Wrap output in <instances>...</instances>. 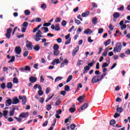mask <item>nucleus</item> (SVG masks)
I'll list each match as a JSON object with an SVG mask.
<instances>
[{
	"label": "nucleus",
	"mask_w": 130,
	"mask_h": 130,
	"mask_svg": "<svg viewBox=\"0 0 130 130\" xmlns=\"http://www.w3.org/2000/svg\"><path fill=\"white\" fill-rule=\"evenodd\" d=\"M121 44L120 43H117L116 47L114 48V52H120L121 51Z\"/></svg>",
	"instance_id": "nucleus-1"
},
{
	"label": "nucleus",
	"mask_w": 130,
	"mask_h": 130,
	"mask_svg": "<svg viewBox=\"0 0 130 130\" xmlns=\"http://www.w3.org/2000/svg\"><path fill=\"white\" fill-rule=\"evenodd\" d=\"M99 81H101V78H100V76L99 75H96L92 78L91 83H93V84L95 83H98Z\"/></svg>",
	"instance_id": "nucleus-2"
},
{
	"label": "nucleus",
	"mask_w": 130,
	"mask_h": 130,
	"mask_svg": "<svg viewBox=\"0 0 130 130\" xmlns=\"http://www.w3.org/2000/svg\"><path fill=\"white\" fill-rule=\"evenodd\" d=\"M26 46L28 50H32L33 49V45H32V43H31V42L26 40Z\"/></svg>",
	"instance_id": "nucleus-3"
},
{
	"label": "nucleus",
	"mask_w": 130,
	"mask_h": 130,
	"mask_svg": "<svg viewBox=\"0 0 130 130\" xmlns=\"http://www.w3.org/2000/svg\"><path fill=\"white\" fill-rule=\"evenodd\" d=\"M29 116V112H22L20 114L19 117L20 118H27Z\"/></svg>",
	"instance_id": "nucleus-4"
},
{
	"label": "nucleus",
	"mask_w": 130,
	"mask_h": 130,
	"mask_svg": "<svg viewBox=\"0 0 130 130\" xmlns=\"http://www.w3.org/2000/svg\"><path fill=\"white\" fill-rule=\"evenodd\" d=\"M13 29L11 28H8L7 29V33L6 34V38L10 39L11 38V33H12Z\"/></svg>",
	"instance_id": "nucleus-5"
},
{
	"label": "nucleus",
	"mask_w": 130,
	"mask_h": 130,
	"mask_svg": "<svg viewBox=\"0 0 130 130\" xmlns=\"http://www.w3.org/2000/svg\"><path fill=\"white\" fill-rule=\"evenodd\" d=\"M15 52L16 54H18V55L21 54V52H22V50L21 49V47H16L15 49Z\"/></svg>",
	"instance_id": "nucleus-6"
},
{
	"label": "nucleus",
	"mask_w": 130,
	"mask_h": 130,
	"mask_svg": "<svg viewBox=\"0 0 130 130\" xmlns=\"http://www.w3.org/2000/svg\"><path fill=\"white\" fill-rule=\"evenodd\" d=\"M19 98L20 100H22V104H25L26 102H27V98H26V96H22L19 95Z\"/></svg>",
	"instance_id": "nucleus-7"
},
{
	"label": "nucleus",
	"mask_w": 130,
	"mask_h": 130,
	"mask_svg": "<svg viewBox=\"0 0 130 130\" xmlns=\"http://www.w3.org/2000/svg\"><path fill=\"white\" fill-rule=\"evenodd\" d=\"M12 104H18L19 103V99L17 98H14L12 99Z\"/></svg>",
	"instance_id": "nucleus-8"
},
{
	"label": "nucleus",
	"mask_w": 130,
	"mask_h": 130,
	"mask_svg": "<svg viewBox=\"0 0 130 130\" xmlns=\"http://www.w3.org/2000/svg\"><path fill=\"white\" fill-rule=\"evenodd\" d=\"M12 104H13V102H12V100L8 99L6 101V106H10V105H11Z\"/></svg>",
	"instance_id": "nucleus-9"
},
{
	"label": "nucleus",
	"mask_w": 130,
	"mask_h": 130,
	"mask_svg": "<svg viewBox=\"0 0 130 130\" xmlns=\"http://www.w3.org/2000/svg\"><path fill=\"white\" fill-rule=\"evenodd\" d=\"M85 34H88L89 35H91L92 33H93V31H92L90 28H87L84 31Z\"/></svg>",
	"instance_id": "nucleus-10"
},
{
	"label": "nucleus",
	"mask_w": 130,
	"mask_h": 130,
	"mask_svg": "<svg viewBox=\"0 0 130 130\" xmlns=\"http://www.w3.org/2000/svg\"><path fill=\"white\" fill-rule=\"evenodd\" d=\"M79 49H80L79 46H77L76 48H75L74 49V50H73V56H75V55H76V54L77 53V52H78V51H79Z\"/></svg>",
	"instance_id": "nucleus-11"
},
{
	"label": "nucleus",
	"mask_w": 130,
	"mask_h": 130,
	"mask_svg": "<svg viewBox=\"0 0 130 130\" xmlns=\"http://www.w3.org/2000/svg\"><path fill=\"white\" fill-rule=\"evenodd\" d=\"M42 34V32H41V30H38V32H36V37H40V38H42V35H41Z\"/></svg>",
	"instance_id": "nucleus-12"
},
{
	"label": "nucleus",
	"mask_w": 130,
	"mask_h": 130,
	"mask_svg": "<svg viewBox=\"0 0 130 130\" xmlns=\"http://www.w3.org/2000/svg\"><path fill=\"white\" fill-rule=\"evenodd\" d=\"M59 62H60L59 61V59H55L52 62L51 64H52L53 66H55V63L58 64V63H59Z\"/></svg>",
	"instance_id": "nucleus-13"
},
{
	"label": "nucleus",
	"mask_w": 130,
	"mask_h": 130,
	"mask_svg": "<svg viewBox=\"0 0 130 130\" xmlns=\"http://www.w3.org/2000/svg\"><path fill=\"white\" fill-rule=\"evenodd\" d=\"M29 81L31 83H35L37 81V78L34 77H31L29 78Z\"/></svg>",
	"instance_id": "nucleus-14"
},
{
	"label": "nucleus",
	"mask_w": 130,
	"mask_h": 130,
	"mask_svg": "<svg viewBox=\"0 0 130 130\" xmlns=\"http://www.w3.org/2000/svg\"><path fill=\"white\" fill-rule=\"evenodd\" d=\"M3 114L4 116L5 117V118H8V115L9 114V111L8 110H4Z\"/></svg>",
	"instance_id": "nucleus-15"
},
{
	"label": "nucleus",
	"mask_w": 130,
	"mask_h": 130,
	"mask_svg": "<svg viewBox=\"0 0 130 130\" xmlns=\"http://www.w3.org/2000/svg\"><path fill=\"white\" fill-rule=\"evenodd\" d=\"M90 15V12L89 11H86L85 12H84L82 14L81 16L83 18H85V17H87V16H89Z\"/></svg>",
	"instance_id": "nucleus-16"
},
{
	"label": "nucleus",
	"mask_w": 130,
	"mask_h": 130,
	"mask_svg": "<svg viewBox=\"0 0 130 130\" xmlns=\"http://www.w3.org/2000/svg\"><path fill=\"white\" fill-rule=\"evenodd\" d=\"M120 16V14L118 13V12H115L113 14V16L115 19H117L118 18H119Z\"/></svg>",
	"instance_id": "nucleus-17"
},
{
	"label": "nucleus",
	"mask_w": 130,
	"mask_h": 130,
	"mask_svg": "<svg viewBox=\"0 0 130 130\" xmlns=\"http://www.w3.org/2000/svg\"><path fill=\"white\" fill-rule=\"evenodd\" d=\"M46 8H47V5H46V4H42L41 5V9L42 10H46Z\"/></svg>",
	"instance_id": "nucleus-18"
},
{
	"label": "nucleus",
	"mask_w": 130,
	"mask_h": 130,
	"mask_svg": "<svg viewBox=\"0 0 130 130\" xmlns=\"http://www.w3.org/2000/svg\"><path fill=\"white\" fill-rule=\"evenodd\" d=\"M44 30V33H47L49 31L48 29V28L45 27H43L41 28V31H43Z\"/></svg>",
	"instance_id": "nucleus-19"
},
{
	"label": "nucleus",
	"mask_w": 130,
	"mask_h": 130,
	"mask_svg": "<svg viewBox=\"0 0 130 130\" xmlns=\"http://www.w3.org/2000/svg\"><path fill=\"white\" fill-rule=\"evenodd\" d=\"M7 87L8 89H12V88H13V83H12L11 82L8 83L7 85Z\"/></svg>",
	"instance_id": "nucleus-20"
},
{
	"label": "nucleus",
	"mask_w": 130,
	"mask_h": 130,
	"mask_svg": "<svg viewBox=\"0 0 130 130\" xmlns=\"http://www.w3.org/2000/svg\"><path fill=\"white\" fill-rule=\"evenodd\" d=\"M88 107V104H84L82 107H81V110H85L86 108H87Z\"/></svg>",
	"instance_id": "nucleus-21"
},
{
	"label": "nucleus",
	"mask_w": 130,
	"mask_h": 130,
	"mask_svg": "<svg viewBox=\"0 0 130 130\" xmlns=\"http://www.w3.org/2000/svg\"><path fill=\"white\" fill-rule=\"evenodd\" d=\"M111 40L110 39L108 40L107 41H106L104 43V44L106 46H107V45H109L110 44Z\"/></svg>",
	"instance_id": "nucleus-22"
},
{
	"label": "nucleus",
	"mask_w": 130,
	"mask_h": 130,
	"mask_svg": "<svg viewBox=\"0 0 130 130\" xmlns=\"http://www.w3.org/2000/svg\"><path fill=\"white\" fill-rule=\"evenodd\" d=\"M34 50H36V51H39V49H40V47L39 45H37L34 47Z\"/></svg>",
	"instance_id": "nucleus-23"
},
{
	"label": "nucleus",
	"mask_w": 130,
	"mask_h": 130,
	"mask_svg": "<svg viewBox=\"0 0 130 130\" xmlns=\"http://www.w3.org/2000/svg\"><path fill=\"white\" fill-rule=\"evenodd\" d=\"M72 79H73V76L70 75L66 81V83H69V82H71Z\"/></svg>",
	"instance_id": "nucleus-24"
},
{
	"label": "nucleus",
	"mask_w": 130,
	"mask_h": 130,
	"mask_svg": "<svg viewBox=\"0 0 130 130\" xmlns=\"http://www.w3.org/2000/svg\"><path fill=\"white\" fill-rule=\"evenodd\" d=\"M55 29L56 31H59V30H60V27H59V24H57L55 25Z\"/></svg>",
	"instance_id": "nucleus-25"
},
{
	"label": "nucleus",
	"mask_w": 130,
	"mask_h": 130,
	"mask_svg": "<svg viewBox=\"0 0 130 130\" xmlns=\"http://www.w3.org/2000/svg\"><path fill=\"white\" fill-rule=\"evenodd\" d=\"M58 48H59V46H58V45L57 44H55V45H54V50H58Z\"/></svg>",
	"instance_id": "nucleus-26"
},
{
	"label": "nucleus",
	"mask_w": 130,
	"mask_h": 130,
	"mask_svg": "<svg viewBox=\"0 0 130 130\" xmlns=\"http://www.w3.org/2000/svg\"><path fill=\"white\" fill-rule=\"evenodd\" d=\"M117 111L119 113H121V112H122V111H123V109H122V108H121V107L117 108Z\"/></svg>",
	"instance_id": "nucleus-27"
},
{
	"label": "nucleus",
	"mask_w": 130,
	"mask_h": 130,
	"mask_svg": "<svg viewBox=\"0 0 130 130\" xmlns=\"http://www.w3.org/2000/svg\"><path fill=\"white\" fill-rule=\"evenodd\" d=\"M60 80H62V77H57L55 79V83H56V82H58L59 81H60Z\"/></svg>",
	"instance_id": "nucleus-28"
},
{
	"label": "nucleus",
	"mask_w": 130,
	"mask_h": 130,
	"mask_svg": "<svg viewBox=\"0 0 130 130\" xmlns=\"http://www.w3.org/2000/svg\"><path fill=\"white\" fill-rule=\"evenodd\" d=\"M92 24H97V18L96 17H93L92 19Z\"/></svg>",
	"instance_id": "nucleus-29"
},
{
	"label": "nucleus",
	"mask_w": 130,
	"mask_h": 130,
	"mask_svg": "<svg viewBox=\"0 0 130 130\" xmlns=\"http://www.w3.org/2000/svg\"><path fill=\"white\" fill-rule=\"evenodd\" d=\"M9 113H10V116H13L15 113V110H11L9 112Z\"/></svg>",
	"instance_id": "nucleus-30"
},
{
	"label": "nucleus",
	"mask_w": 130,
	"mask_h": 130,
	"mask_svg": "<svg viewBox=\"0 0 130 130\" xmlns=\"http://www.w3.org/2000/svg\"><path fill=\"white\" fill-rule=\"evenodd\" d=\"M53 53L55 55L57 56L59 54V51L58 50H54Z\"/></svg>",
	"instance_id": "nucleus-31"
},
{
	"label": "nucleus",
	"mask_w": 130,
	"mask_h": 130,
	"mask_svg": "<svg viewBox=\"0 0 130 130\" xmlns=\"http://www.w3.org/2000/svg\"><path fill=\"white\" fill-rule=\"evenodd\" d=\"M15 61V56H13L12 57H11V59L8 61V62L9 63H11V62H13Z\"/></svg>",
	"instance_id": "nucleus-32"
},
{
	"label": "nucleus",
	"mask_w": 130,
	"mask_h": 130,
	"mask_svg": "<svg viewBox=\"0 0 130 130\" xmlns=\"http://www.w3.org/2000/svg\"><path fill=\"white\" fill-rule=\"evenodd\" d=\"M109 64L106 62L103 63V64L102 66V68H107V67H108Z\"/></svg>",
	"instance_id": "nucleus-33"
},
{
	"label": "nucleus",
	"mask_w": 130,
	"mask_h": 130,
	"mask_svg": "<svg viewBox=\"0 0 130 130\" xmlns=\"http://www.w3.org/2000/svg\"><path fill=\"white\" fill-rule=\"evenodd\" d=\"M51 25V23L50 22H48V23H45L43 24L44 27H48Z\"/></svg>",
	"instance_id": "nucleus-34"
},
{
	"label": "nucleus",
	"mask_w": 130,
	"mask_h": 130,
	"mask_svg": "<svg viewBox=\"0 0 130 130\" xmlns=\"http://www.w3.org/2000/svg\"><path fill=\"white\" fill-rule=\"evenodd\" d=\"M60 20H61V18H60V17H57L56 18L55 22V23H59V22H60Z\"/></svg>",
	"instance_id": "nucleus-35"
},
{
	"label": "nucleus",
	"mask_w": 130,
	"mask_h": 130,
	"mask_svg": "<svg viewBox=\"0 0 130 130\" xmlns=\"http://www.w3.org/2000/svg\"><path fill=\"white\" fill-rule=\"evenodd\" d=\"M104 31V29H103V28H100L99 29L98 33H99V34H101L103 33Z\"/></svg>",
	"instance_id": "nucleus-36"
},
{
	"label": "nucleus",
	"mask_w": 130,
	"mask_h": 130,
	"mask_svg": "<svg viewBox=\"0 0 130 130\" xmlns=\"http://www.w3.org/2000/svg\"><path fill=\"white\" fill-rule=\"evenodd\" d=\"M106 73H103V74L102 75H99L100 78H101V80H102L103 79V77H105L106 76Z\"/></svg>",
	"instance_id": "nucleus-37"
},
{
	"label": "nucleus",
	"mask_w": 130,
	"mask_h": 130,
	"mask_svg": "<svg viewBox=\"0 0 130 130\" xmlns=\"http://www.w3.org/2000/svg\"><path fill=\"white\" fill-rule=\"evenodd\" d=\"M34 39L36 41H40V40H41V39H40V37H36L35 36L34 37Z\"/></svg>",
	"instance_id": "nucleus-38"
},
{
	"label": "nucleus",
	"mask_w": 130,
	"mask_h": 130,
	"mask_svg": "<svg viewBox=\"0 0 130 130\" xmlns=\"http://www.w3.org/2000/svg\"><path fill=\"white\" fill-rule=\"evenodd\" d=\"M30 13L31 12H30V11L28 10L25 11V15H26V16H29V15H30Z\"/></svg>",
	"instance_id": "nucleus-39"
},
{
	"label": "nucleus",
	"mask_w": 130,
	"mask_h": 130,
	"mask_svg": "<svg viewBox=\"0 0 130 130\" xmlns=\"http://www.w3.org/2000/svg\"><path fill=\"white\" fill-rule=\"evenodd\" d=\"M69 111L71 112V113H73V112L76 111V109H75V108H71L69 109Z\"/></svg>",
	"instance_id": "nucleus-40"
},
{
	"label": "nucleus",
	"mask_w": 130,
	"mask_h": 130,
	"mask_svg": "<svg viewBox=\"0 0 130 130\" xmlns=\"http://www.w3.org/2000/svg\"><path fill=\"white\" fill-rule=\"evenodd\" d=\"M51 3L52 4H54V5H56V4L58 3V1L57 0H51Z\"/></svg>",
	"instance_id": "nucleus-41"
},
{
	"label": "nucleus",
	"mask_w": 130,
	"mask_h": 130,
	"mask_svg": "<svg viewBox=\"0 0 130 130\" xmlns=\"http://www.w3.org/2000/svg\"><path fill=\"white\" fill-rule=\"evenodd\" d=\"M64 90H65V91H70V86H69V85L65 86Z\"/></svg>",
	"instance_id": "nucleus-42"
},
{
	"label": "nucleus",
	"mask_w": 130,
	"mask_h": 130,
	"mask_svg": "<svg viewBox=\"0 0 130 130\" xmlns=\"http://www.w3.org/2000/svg\"><path fill=\"white\" fill-rule=\"evenodd\" d=\"M1 87L3 90L6 88V83H3L1 84Z\"/></svg>",
	"instance_id": "nucleus-43"
},
{
	"label": "nucleus",
	"mask_w": 130,
	"mask_h": 130,
	"mask_svg": "<svg viewBox=\"0 0 130 130\" xmlns=\"http://www.w3.org/2000/svg\"><path fill=\"white\" fill-rule=\"evenodd\" d=\"M83 99H84V96H80L77 99V100L79 102H81V100H83Z\"/></svg>",
	"instance_id": "nucleus-44"
},
{
	"label": "nucleus",
	"mask_w": 130,
	"mask_h": 130,
	"mask_svg": "<svg viewBox=\"0 0 130 130\" xmlns=\"http://www.w3.org/2000/svg\"><path fill=\"white\" fill-rule=\"evenodd\" d=\"M119 116H120V114L117 113H116L114 115L115 118H117V117H119Z\"/></svg>",
	"instance_id": "nucleus-45"
},
{
	"label": "nucleus",
	"mask_w": 130,
	"mask_h": 130,
	"mask_svg": "<svg viewBox=\"0 0 130 130\" xmlns=\"http://www.w3.org/2000/svg\"><path fill=\"white\" fill-rule=\"evenodd\" d=\"M121 30H124V29H126V24H123L121 25Z\"/></svg>",
	"instance_id": "nucleus-46"
},
{
	"label": "nucleus",
	"mask_w": 130,
	"mask_h": 130,
	"mask_svg": "<svg viewBox=\"0 0 130 130\" xmlns=\"http://www.w3.org/2000/svg\"><path fill=\"white\" fill-rule=\"evenodd\" d=\"M110 124H111V125H113V124H115V120H111L110 121Z\"/></svg>",
	"instance_id": "nucleus-47"
},
{
	"label": "nucleus",
	"mask_w": 130,
	"mask_h": 130,
	"mask_svg": "<svg viewBox=\"0 0 130 130\" xmlns=\"http://www.w3.org/2000/svg\"><path fill=\"white\" fill-rule=\"evenodd\" d=\"M28 25H29V24L28 23V22H24L23 23V24H22V26H23V27H25V28H26V27H28Z\"/></svg>",
	"instance_id": "nucleus-48"
},
{
	"label": "nucleus",
	"mask_w": 130,
	"mask_h": 130,
	"mask_svg": "<svg viewBox=\"0 0 130 130\" xmlns=\"http://www.w3.org/2000/svg\"><path fill=\"white\" fill-rule=\"evenodd\" d=\"M56 41L57 43H61V42H62V40H61V38H59L57 39Z\"/></svg>",
	"instance_id": "nucleus-49"
},
{
	"label": "nucleus",
	"mask_w": 130,
	"mask_h": 130,
	"mask_svg": "<svg viewBox=\"0 0 130 130\" xmlns=\"http://www.w3.org/2000/svg\"><path fill=\"white\" fill-rule=\"evenodd\" d=\"M31 69L30 68V67L29 66H26L24 68V71H30Z\"/></svg>",
	"instance_id": "nucleus-50"
},
{
	"label": "nucleus",
	"mask_w": 130,
	"mask_h": 130,
	"mask_svg": "<svg viewBox=\"0 0 130 130\" xmlns=\"http://www.w3.org/2000/svg\"><path fill=\"white\" fill-rule=\"evenodd\" d=\"M109 28L110 29V30H111V31H112V30H113L114 27H113V26L112 25V24H110L109 25Z\"/></svg>",
	"instance_id": "nucleus-51"
},
{
	"label": "nucleus",
	"mask_w": 130,
	"mask_h": 130,
	"mask_svg": "<svg viewBox=\"0 0 130 130\" xmlns=\"http://www.w3.org/2000/svg\"><path fill=\"white\" fill-rule=\"evenodd\" d=\"M13 83L15 84H18V78H14L13 79Z\"/></svg>",
	"instance_id": "nucleus-52"
},
{
	"label": "nucleus",
	"mask_w": 130,
	"mask_h": 130,
	"mask_svg": "<svg viewBox=\"0 0 130 130\" xmlns=\"http://www.w3.org/2000/svg\"><path fill=\"white\" fill-rule=\"evenodd\" d=\"M40 83H43L44 82V78H43V76L41 75L40 77Z\"/></svg>",
	"instance_id": "nucleus-53"
},
{
	"label": "nucleus",
	"mask_w": 130,
	"mask_h": 130,
	"mask_svg": "<svg viewBox=\"0 0 130 130\" xmlns=\"http://www.w3.org/2000/svg\"><path fill=\"white\" fill-rule=\"evenodd\" d=\"M90 70V67L89 66H86L84 67V71H89Z\"/></svg>",
	"instance_id": "nucleus-54"
},
{
	"label": "nucleus",
	"mask_w": 130,
	"mask_h": 130,
	"mask_svg": "<svg viewBox=\"0 0 130 130\" xmlns=\"http://www.w3.org/2000/svg\"><path fill=\"white\" fill-rule=\"evenodd\" d=\"M94 63H95V61H92L91 62L89 63L88 64V66H89V67H93V66L94 65Z\"/></svg>",
	"instance_id": "nucleus-55"
},
{
	"label": "nucleus",
	"mask_w": 130,
	"mask_h": 130,
	"mask_svg": "<svg viewBox=\"0 0 130 130\" xmlns=\"http://www.w3.org/2000/svg\"><path fill=\"white\" fill-rule=\"evenodd\" d=\"M70 127L71 129H75V128H76V125L75 124H71Z\"/></svg>",
	"instance_id": "nucleus-56"
},
{
	"label": "nucleus",
	"mask_w": 130,
	"mask_h": 130,
	"mask_svg": "<svg viewBox=\"0 0 130 130\" xmlns=\"http://www.w3.org/2000/svg\"><path fill=\"white\" fill-rule=\"evenodd\" d=\"M61 25L63 26H66V25H67V21H66V20H63L61 22Z\"/></svg>",
	"instance_id": "nucleus-57"
},
{
	"label": "nucleus",
	"mask_w": 130,
	"mask_h": 130,
	"mask_svg": "<svg viewBox=\"0 0 130 130\" xmlns=\"http://www.w3.org/2000/svg\"><path fill=\"white\" fill-rule=\"evenodd\" d=\"M75 22L76 24H77L78 25H80V24H81V21L78 19H75Z\"/></svg>",
	"instance_id": "nucleus-58"
},
{
	"label": "nucleus",
	"mask_w": 130,
	"mask_h": 130,
	"mask_svg": "<svg viewBox=\"0 0 130 130\" xmlns=\"http://www.w3.org/2000/svg\"><path fill=\"white\" fill-rule=\"evenodd\" d=\"M88 42H89V43H92V42H93V40L91 39V37H89L88 38Z\"/></svg>",
	"instance_id": "nucleus-59"
},
{
	"label": "nucleus",
	"mask_w": 130,
	"mask_h": 130,
	"mask_svg": "<svg viewBox=\"0 0 130 130\" xmlns=\"http://www.w3.org/2000/svg\"><path fill=\"white\" fill-rule=\"evenodd\" d=\"M118 11H123V10H124V7L122 6L119 8H118Z\"/></svg>",
	"instance_id": "nucleus-60"
},
{
	"label": "nucleus",
	"mask_w": 130,
	"mask_h": 130,
	"mask_svg": "<svg viewBox=\"0 0 130 130\" xmlns=\"http://www.w3.org/2000/svg\"><path fill=\"white\" fill-rule=\"evenodd\" d=\"M38 94L40 96H42V95H43V91L42 90H39Z\"/></svg>",
	"instance_id": "nucleus-61"
},
{
	"label": "nucleus",
	"mask_w": 130,
	"mask_h": 130,
	"mask_svg": "<svg viewBox=\"0 0 130 130\" xmlns=\"http://www.w3.org/2000/svg\"><path fill=\"white\" fill-rule=\"evenodd\" d=\"M8 120L9 121V122H12V121H14V119H13L12 117H9L8 118Z\"/></svg>",
	"instance_id": "nucleus-62"
},
{
	"label": "nucleus",
	"mask_w": 130,
	"mask_h": 130,
	"mask_svg": "<svg viewBox=\"0 0 130 130\" xmlns=\"http://www.w3.org/2000/svg\"><path fill=\"white\" fill-rule=\"evenodd\" d=\"M9 68L8 67H3V72H8Z\"/></svg>",
	"instance_id": "nucleus-63"
},
{
	"label": "nucleus",
	"mask_w": 130,
	"mask_h": 130,
	"mask_svg": "<svg viewBox=\"0 0 130 130\" xmlns=\"http://www.w3.org/2000/svg\"><path fill=\"white\" fill-rule=\"evenodd\" d=\"M35 22H41V18H36Z\"/></svg>",
	"instance_id": "nucleus-64"
}]
</instances>
